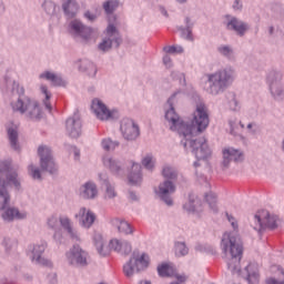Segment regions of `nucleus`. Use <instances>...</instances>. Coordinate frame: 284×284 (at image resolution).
I'll list each match as a JSON object with an SVG mask.
<instances>
[{
	"instance_id": "15",
	"label": "nucleus",
	"mask_w": 284,
	"mask_h": 284,
	"mask_svg": "<svg viewBox=\"0 0 284 284\" xmlns=\"http://www.w3.org/2000/svg\"><path fill=\"white\" fill-rule=\"evenodd\" d=\"M81 118L79 114H74L67 120V133L71 139H79L81 136Z\"/></svg>"
},
{
	"instance_id": "37",
	"label": "nucleus",
	"mask_w": 284,
	"mask_h": 284,
	"mask_svg": "<svg viewBox=\"0 0 284 284\" xmlns=\"http://www.w3.org/2000/svg\"><path fill=\"white\" fill-rule=\"evenodd\" d=\"M8 136L11 143V148H13V150H19V146L17 145V139L19 134L17 133V131L14 129H8Z\"/></svg>"
},
{
	"instance_id": "22",
	"label": "nucleus",
	"mask_w": 284,
	"mask_h": 284,
	"mask_svg": "<svg viewBox=\"0 0 284 284\" xmlns=\"http://www.w3.org/2000/svg\"><path fill=\"white\" fill-rule=\"evenodd\" d=\"M42 252H45V244L37 245L32 251V261L39 263L40 265H51L50 261L41 257Z\"/></svg>"
},
{
	"instance_id": "21",
	"label": "nucleus",
	"mask_w": 284,
	"mask_h": 284,
	"mask_svg": "<svg viewBox=\"0 0 284 284\" xmlns=\"http://www.w3.org/2000/svg\"><path fill=\"white\" fill-rule=\"evenodd\" d=\"M82 199H94L99 191L97 190V184L92 182H87L80 190Z\"/></svg>"
},
{
	"instance_id": "45",
	"label": "nucleus",
	"mask_w": 284,
	"mask_h": 284,
	"mask_svg": "<svg viewBox=\"0 0 284 284\" xmlns=\"http://www.w3.org/2000/svg\"><path fill=\"white\" fill-rule=\"evenodd\" d=\"M28 171L32 179H41V171H39V169H34V166L29 165Z\"/></svg>"
},
{
	"instance_id": "44",
	"label": "nucleus",
	"mask_w": 284,
	"mask_h": 284,
	"mask_svg": "<svg viewBox=\"0 0 284 284\" xmlns=\"http://www.w3.org/2000/svg\"><path fill=\"white\" fill-rule=\"evenodd\" d=\"M164 52L168 54H181V52H183V47H165Z\"/></svg>"
},
{
	"instance_id": "20",
	"label": "nucleus",
	"mask_w": 284,
	"mask_h": 284,
	"mask_svg": "<svg viewBox=\"0 0 284 284\" xmlns=\"http://www.w3.org/2000/svg\"><path fill=\"white\" fill-rule=\"evenodd\" d=\"M79 216L81 217V223L83 227H92V224L97 220V215L90 210L87 211L85 207H82L79 212Z\"/></svg>"
},
{
	"instance_id": "7",
	"label": "nucleus",
	"mask_w": 284,
	"mask_h": 284,
	"mask_svg": "<svg viewBox=\"0 0 284 284\" xmlns=\"http://www.w3.org/2000/svg\"><path fill=\"white\" fill-rule=\"evenodd\" d=\"M13 94H18V99L13 100L11 102V108L13 112H19L20 114H26L28 112V108L31 103V100L28 98H23V94H26V89L23 87L19 85V83L13 82Z\"/></svg>"
},
{
	"instance_id": "49",
	"label": "nucleus",
	"mask_w": 284,
	"mask_h": 284,
	"mask_svg": "<svg viewBox=\"0 0 284 284\" xmlns=\"http://www.w3.org/2000/svg\"><path fill=\"white\" fill-rule=\"evenodd\" d=\"M0 172H10V162L8 161L0 162Z\"/></svg>"
},
{
	"instance_id": "41",
	"label": "nucleus",
	"mask_w": 284,
	"mask_h": 284,
	"mask_svg": "<svg viewBox=\"0 0 284 284\" xmlns=\"http://www.w3.org/2000/svg\"><path fill=\"white\" fill-rule=\"evenodd\" d=\"M40 90H41L42 94H44V97H45L44 105H45L47 110H49V112H52V105L50 104L51 94H50V92H48V87L42 85L40 88Z\"/></svg>"
},
{
	"instance_id": "63",
	"label": "nucleus",
	"mask_w": 284,
	"mask_h": 284,
	"mask_svg": "<svg viewBox=\"0 0 284 284\" xmlns=\"http://www.w3.org/2000/svg\"><path fill=\"white\" fill-rule=\"evenodd\" d=\"M247 128L251 129V128H252V124H248Z\"/></svg>"
},
{
	"instance_id": "42",
	"label": "nucleus",
	"mask_w": 284,
	"mask_h": 284,
	"mask_svg": "<svg viewBox=\"0 0 284 284\" xmlns=\"http://www.w3.org/2000/svg\"><path fill=\"white\" fill-rule=\"evenodd\" d=\"M175 254L176 256H185V254H187V246H185V243L175 244Z\"/></svg>"
},
{
	"instance_id": "54",
	"label": "nucleus",
	"mask_w": 284,
	"mask_h": 284,
	"mask_svg": "<svg viewBox=\"0 0 284 284\" xmlns=\"http://www.w3.org/2000/svg\"><path fill=\"white\" fill-rule=\"evenodd\" d=\"M163 63L164 65H166L168 68H170V65H172V59L169 55H165L163 58Z\"/></svg>"
},
{
	"instance_id": "6",
	"label": "nucleus",
	"mask_w": 284,
	"mask_h": 284,
	"mask_svg": "<svg viewBox=\"0 0 284 284\" xmlns=\"http://www.w3.org/2000/svg\"><path fill=\"white\" fill-rule=\"evenodd\" d=\"M254 230L257 232H261V230H265L266 227H270V230H274L276 227V215L270 214V211L267 210H260L254 215Z\"/></svg>"
},
{
	"instance_id": "56",
	"label": "nucleus",
	"mask_w": 284,
	"mask_h": 284,
	"mask_svg": "<svg viewBox=\"0 0 284 284\" xmlns=\"http://www.w3.org/2000/svg\"><path fill=\"white\" fill-rule=\"evenodd\" d=\"M50 284H57V274L51 275V283Z\"/></svg>"
},
{
	"instance_id": "51",
	"label": "nucleus",
	"mask_w": 284,
	"mask_h": 284,
	"mask_svg": "<svg viewBox=\"0 0 284 284\" xmlns=\"http://www.w3.org/2000/svg\"><path fill=\"white\" fill-rule=\"evenodd\" d=\"M48 225H49V227H52V229L59 227V220H57V217L53 216V217L49 219Z\"/></svg>"
},
{
	"instance_id": "18",
	"label": "nucleus",
	"mask_w": 284,
	"mask_h": 284,
	"mask_svg": "<svg viewBox=\"0 0 284 284\" xmlns=\"http://www.w3.org/2000/svg\"><path fill=\"white\" fill-rule=\"evenodd\" d=\"M223 159H224V165L225 168H227L230 161H235L236 163H239V161H243V153L233 148L224 149Z\"/></svg>"
},
{
	"instance_id": "3",
	"label": "nucleus",
	"mask_w": 284,
	"mask_h": 284,
	"mask_svg": "<svg viewBox=\"0 0 284 284\" xmlns=\"http://www.w3.org/2000/svg\"><path fill=\"white\" fill-rule=\"evenodd\" d=\"M209 88L206 92L209 94H219L225 90L232 83V72L219 71L209 75Z\"/></svg>"
},
{
	"instance_id": "9",
	"label": "nucleus",
	"mask_w": 284,
	"mask_h": 284,
	"mask_svg": "<svg viewBox=\"0 0 284 284\" xmlns=\"http://www.w3.org/2000/svg\"><path fill=\"white\" fill-rule=\"evenodd\" d=\"M67 261L70 263V265L85 267V265H88V252L83 251L81 246L74 245L67 253Z\"/></svg>"
},
{
	"instance_id": "39",
	"label": "nucleus",
	"mask_w": 284,
	"mask_h": 284,
	"mask_svg": "<svg viewBox=\"0 0 284 284\" xmlns=\"http://www.w3.org/2000/svg\"><path fill=\"white\" fill-rule=\"evenodd\" d=\"M162 175L164 176V179L174 181V179H176V171L172 169V166H164V169L162 170Z\"/></svg>"
},
{
	"instance_id": "17",
	"label": "nucleus",
	"mask_w": 284,
	"mask_h": 284,
	"mask_svg": "<svg viewBox=\"0 0 284 284\" xmlns=\"http://www.w3.org/2000/svg\"><path fill=\"white\" fill-rule=\"evenodd\" d=\"M158 273L163 277L175 276L180 283H185V281H187V276L176 274L174 266H171L170 264H161L158 266Z\"/></svg>"
},
{
	"instance_id": "55",
	"label": "nucleus",
	"mask_w": 284,
	"mask_h": 284,
	"mask_svg": "<svg viewBox=\"0 0 284 284\" xmlns=\"http://www.w3.org/2000/svg\"><path fill=\"white\" fill-rule=\"evenodd\" d=\"M233 8H234V10H240L241 9V0H235Z\"/></svg>"
},
{
	"instance_id": "57",
	"label": "nucleus",
	"mask_w": 284,
	"mask_h": 284,
	"mask_svg": "<svg viewBox=\"0 0 284 284\" xmlns=\"http://www.w3.org/2000/svg\"><path fill=\"white\" fill-rule=\"evenodd\" d=\"M186 39H192V33L190 32V30L187 31Z\"/></svg>"
},
{
	"instance_id": "14",
	"label": "nucleus",
	"mask_w": 284,
	"mask_h": 284,
	"mask_svg": "<svg viewBox=\"0 0 284 284\" xmlns=\"http://www.w3.org/2000/svg\"><path fill=\"white\" fill-rule=\"evenodd\" d=\"M91 110L94 112L99 121H110L113 116L112 111H110L99 99L92 101Z\"/></svg>"
},
{
	"instance_id": "61",
	"label": "nucleus",
	"mask_w": 284,
	"mask_h": 284,
	"mask_svg": "<svg viewBox=\"0 0 284 284\" xmlns=\"http://www.w3.org/2000/svg\"><path fill=\"white\" fill-rule=\"evenodd\" d=\"M273 30H274V28H271V29H270L271 34H272Z\"/></svg>"
},
{
	"instance_id": "36",
	"label": "nucleus",
	"mask_w": 284,
	"mask_h": 284,
	"mask_svg": "<svg viewBox=\"0 0 284 284\" xmlns=\"http://www.w3.org/2000/svg\"><path fill=\"white\" fill-rule=\"evenodd\" d=\"M184 210H186V212H201V202L199 200L190 201L184 204Z\"/></svg>"
},
{
	"instance_id": "62",
	"label": "nucleus",
	"mask_w": 284,
	"mask_h": 284,
	"mask_svg": "<svg viewBox=\"0 0 284 284\" xmlns=\"http://www.w3.org/2000/svg\"><path fill=\"white\" fill-rule=\"evenodd\" d=\"M178 1H180V3H184L185 0H178Z\"/></svg>"
},
{
	"instance_id": "25",
	"label": "nucleus",
	"mask_w": 284,
	"mask_h": 284,
	"mask_svg": "<svg viewBox=\"0 0 284 284\" xmlns=\"http://www.w3.org/2000/svg\"><path fill=\"white\" fill-rule=\"evenodd\" d=\"M26 113L29 119H33L36 121L41 119V108H39V104L32 100L29 103V108H27Z\"/></svg>"
},
{
	"instance_id": "38",
	"label": "nucleus",
	"mask_w": 284,
	"mask_h": 284,
	"mask_svg": "<svg viewBox=\"0 0 284 284\" xmlns=\"http://www.w3.org/2000/svg\"><path fill=\"white\" fill-rule=\"evenodd\" d=\"M102 148L103 150H105L106 152H112V150H116V148H119V143L118 142H113L110 139H104L102 141Z\"/></svg>"
},
{
	"instance_id": "31",
	"label": "nucleus",
	"mask_w": 284,
	"mask_h": 284,
	"mask_svg": "<svg viewBox=\"0 0 284 284\" xmlns=\"http://www.w3.org/2000/svg\"><path fill=\"white\" fill-rule=\"evenodd\" d=\"M40 79H47V81H51L53 85H63V79L50 71L40 74Z\"/></svg>"
},
{
	"instance_id": "2",
	"label": "nucleus",
	"mask_w": 284,
	"mask_h": 284,
	"mask_svg": "<svg viewBox=\"0 0 284 284\" xmlns=\"http://www.w3.org/2000/svg\"><path fill=\"white\" fill-rule=\"evenodd\" d=\"M221 250L229 270L231 272H241L243 245L239 243V237L234 233H224L221 241Z\"/></svg>"
},
{
	"instance_id": "24",
	"label": "nucleus",
	"mask_w": 284,
	"mask_h": 284,
	"mask_svg": "<svg viewBox=\"0 0 284 284\" xmlns=\"http://www.w3.org/2000/svg\"><path fill=\"white\" fill-rule=\"evenodd\" d=\"M28 216L27 212H19L17 209H8L3 214L2 219L4 221H14V219H26Z\"/></svg>"
},
{
	"instance_id": "33",
	"label": "nucleus",
	"mask_w": 284,
	"mask_h": 284,
	"mask_svg": "<svg viewBox=\"0 0 284 284\" xmlns=\"http://www.w3.org/2000/svg\"><path fill=\"white\" fill-rule=\"evenodd\" d=\"M80 70L88 72L89 77H95L97 75V67L94 63L84 60L80 67Z\"/></svg>"
},
{
	"instance_id": "13",
	"label": "nucleus",
	"mask_w": 284,
	"mask_h": 284,
	"mask_svg": "<svg viewBox=\"0 0 284 284\" xmlns=\"http://www.w3.org/2000/svg\"><path fill=\"white\" fill-rule=\"evenodd\" d=\"M121 132L128 141H134L139 138V125L133 120L124 119L121 122Z\"/></svg>"
},
{
	"instance_id": "47",
	"label": "nucleus",
	"mask_w": 284,
	"mask_h": 284,
	"mask_svg": "<svg viewBox=\"0 0 284 284\" xmlns=\"http://www.w3.org/2000/svg\"><path fill=\"white\" fill-rule=\"evenodd\" d=\"M247 281L248 284H258V273L250 274Z\"/></svg>"
},
{
	"instance_id": "53",
	"label": "nucleus",
	"mask_w": 284,
	"mask_h": 284,
	"mask_svg": "<svg viewBox=\"0 0 284 284\" xmlns=\"http://www.w3.org/2000/svg\"><path fill=\"white\" fill-rule=\"evenodd\" d=\"M84 17H85V19H88L89 21H94V20L97 19V14L91 13L90 11H87V12L84 13Z\"/></svg>"
},
{
	"instance_id": "58",
	"label": "nucleus",
	"mask_w": 284,
	"mask_h": 284,
	"mask_svg": "<svg viewBox=\"0 0 284 284\" xmlns=\"http://www.w3.org/2000/svg\"><path fill=\"white\" fill-rule=\"evenodd\" d=\"M139 284H151V283L148 281H141Z\"/></svg>"
},
{
	"instance_id": "35",
	"label": "nucleus",
	"mask_w": 284,
	"mask_h": 284,
	"mask_svg": "<svg viewBox=\"0 0 284 284\" xmlns=\"http://www.w3.org/2000/svg\"><path fill=\"white\" fill-rule=\"evenodd\" d=\"M116 8H119V0H108L103 3V9L106 14H112L113 10H116Z\"/></svg>"
},
{
	"instance_id": "32",
	"label": "nucleus",
	"mask_w": 284,
	"mask_h": 284,
	"mask_svg": "<svg viewBox=\"0 0 284 284\" xmlns=\"http://www.w3.org/2000/svg\"><path fill=\"white\" fill-rule=\"evenodd\" d=\"M132 170L136 173H133L132 175L129 176V183L131 185H139L141 183L142 178H141V165L140 164H133Z\"/></svg>"
},
{
	"instance_id": "30",
	"label": "nucleus",
	"mask_w": 284,
	"mask_h": 284,
	"mask_svg": "<svg viewBox=\"0 0 284 284\" xmlns=\"http://www.w3.org/2000/svg\"><path fill=\"white\" fill-rule=\"evenodd\" d=\"M64 13L72 19V17H77V12H79V6L77 2L69 0L63 4Z\"/></svg>"
},
{
	"instance_id": "59",
	"label": "nucleus",
	"mask_w": 284,
	"mask_h": 284,
	"mask_svg": "<svg viewBox=\"0 0 284 284\" xmlns=\"http://www.w3.org/2000/svg\"><path fill=\"white\" fill-rule=\"evenodd\" d=\"M74 155H75V156H79V151L75 150V151H74Z\"/></svg>"
},
{
	"instance_id": "46",
	"label": "nucleus",
	"mask_w": 284,
	"mask_h": 284,
	"mask_svg": "<svg viewBox=\"0 0 284 284\" xmlns=\"http://www.w3.org/2000/svg\"><path fill=\"white\" fill-rule=\"evenodd\" d=\"M205 200L207 201L210 207L214 209L216 205V195L214 193L206 194Z\"/></svg>"
},
{
	"instance_id": "26",
	"label": "nucleus",
	"mask_w": 284,
	"mask_h": 284,
	"mask_svg": "<svg viewBox=\"0 0 284 284\" xmlns=\"http://www.w3.org/2000/svg\"><path fill=\"white\" fill-rule=\"evenodd\" d=\"M103 165L108 168L112 174H121V165H119L116 160L105 156L103 158Z\"/></svg>"
},
{
	"instance_id": "29",
	"label": "nucleus",
	"mask_w": 284,
	"mask_h": 284,
	"mask_svg": "<svg viewBox=\"0 0 284 284\" xmlns=\"http://www.w3.org/2000/svg\"><path fill=\"white\" fill-rule=\"evenodd\" d=\"M60 225L64 230H67V232L70 234V236H71V239H73V241H79V235L72 229V222H70V219H68L65 216L60 217Z\"/></svg>"
},
{
	"instance_id": "50",
	"label": "nucleus",
	"mask_w": 284,
	"mask_h": 284,
	"mask_svg": "<svg viewBox=\"0 0 284 284\" xmlns=\"http://www.w3.org/2000/svg\"><path fill=\"white\" fill-rule=\"evenodd\" d=\"M54 8H55V6H54V2H52V1H47V2H44V10H47V12H54Z\"/></svg>"
},
{
	"instance_id": "23",
	"label": "nucleus",
	"mask_w": 284,
	"mask_h": 284,
	"mask_svg": "<svg viewBox=\"0 0 284 284\" xmlns=\"http://www.w3.org/2000/svg\"><path fill=\"white\" fill-rule=\"evenodd\" d=\"M112 225L118 227V232H120V234H132L134 232L130 223L123 220L114 219L112 220Z\"/></svg>"
},
{
	"instance_id": "5",
	"label": "nucleus",
	"mask_w": 284,
	"mask_h": 284,
	"mask_svg": "<svg viewBox=\"0 0 284 284\" xmlns=\"http://www.w3.org/2000/svg\"><path fill=\"white\" fill-rule=\"evenodd\" d=\"M150 265V256L145 253L133 252L130 261L123 266L125 276H133L135 272H141Z\"/></svg>"
},
{
	"instance_id": "64",
	"label": "nucleus",
	"mask_w": 284,
	"mask_h": 284,
	"mask_svg": "<svg viewBox=\"0 0 284 284\" xmlns=\"http://www.w3.org/2000/svg\"><path fill=\"white\" fill-rule=\"evenodd\" d=\"M131 199H134V194L131 193Z\"/></svg>"
},
{
	"instance_id": "19",
	"label": "nucleus",
	"mask_w": 284,
	"mask_h": 284,
	"mask_svg": "<svg viewBox=\"0 0 284 284\" xmlns=\"http://www.w3.org/2000/svg\"><path fill=\"white\" fill-rule=\"evenodd\" d=\"M110 247L119 254H130L132 252V244L128 241L111 240Z\"/></svg>"
},
{
	"instance_id": "16",
	"label": "nucleus",
	"mask_w": 284,
	"mask_h": 284,
	"mask_svg": "<svg viewBox=\"0 0 284 284\" xmlns=\"http://www.w3.org/2000/svg\"><path fill=\"white\" fill-rule=\"evenodd\" d=\"M176 187L171 181H165L164 183L160 184L158 194L161 199L166 203V205H172V199L168 197V194H174Z\"/></svg>"
},
{
	"instance_id": "4",
	"label": "nucleus",
	"mask_w": 284,
	"mask_h": 284,
	"mask_svg": "<svg viewBox=\"0 0 284 284\" xmlns=\"http://www.w3.org/2000/svg\"><path fill=\"white\" fill-rule=\"evenodd\" d=\"M180 136H183L184 140H182V143H184V148H192V152L195 155V158L201 161L203 159H207L212 152L210 151V148L207 146V142L205 141L204 138H200L199 140H194V135L192 134L191 136L185 138L183 133L179 132Z\"/></svg>"
},
{
	"instance_id": "52",
	"label": "nucleus",
	"mask_w": 284,
	"mask_h": 284,
	"mask_svg": "<svg viewBox=\"0 0 284 284\" xmlns=\"http://www.w3.org/2000/svg\"><path fill=\"white\" fill-rule=\"evenodd\" d=\"M219 51L221 54H224V57H229V54L232 53V49H230V47H221Z\"/></svg>"
},
{
	"instance_id": "8",
	"label": "nucleus",
	"mask_w": 284,
	"mask_h": 284,
	"mask_svg": "<svg viewBox=\"0 0 284 284\" xmlns=\"http://www.w3.org/2000/svg\"><path fill=\"white\" fill-rule=\"evenodd\" d=\"M8 183L6 181L0 180V210H6L10 203V195L6 187L8 185H14V187H19V180H17V173L7 175Z\"/></svg>"
},
{
	"instance_id": "11",
	"label": "nucleus",
	"mask_w": 284,
	"mask_h": 284,
	"mask_svg": "<svg viewBox=\"0 0 284 284\" xmlns=\"http://www.w3.org/2000/svg\"><path fill=\"white\" fill-rule=\"evenodd\" d=\"M106 37L108 39H104L99 44V49L102 50V52H108V50L112 48V41H114L115 47L119 48L121 39L119 38V31L116 30V27H114V24L109 23L106 28Z\"/></svg>"
},
{
	"instance_id": "27",
	"label": "nucleus",
	"mask_w": 284,
	"mask_h": 284,
	"mask_svg": "<svg viewBox=\"0 0 284 284\" xmlns=\"http://www.w3.org/2000/svg\"><path fill=\"white\" fill-rule=\"evenodd\" d=\"M271 272H273L274 274H276V277H271L266 280L267 284H284V272L283 268L278 267V266H272Z\"/></svg>"
},
{
	"instance_id": "10",
	"label": "nucleus",
	"mask_w": 284,
	"mask_h": 284,
	"mask_svg": "<svg viewBox=\"0 0 284 284\" xmlns=\"http://www.w3.org/2000/svg\"><path fill=\"white\" fill-rule=\"evenodd\" d=\"M38 154L40 156V165L42 170L50 174H54L57 165L54 164V160H52V152L50 151V148L39 146Z\"/></svg>"
},
{
	"instance_id": "43",
	"label": "nucleus",
	"mask_w": 284,
	"mask_h": 284,
	"mask_svg": "<svg viewBox=\"0 0 284 284\" xmlns=\"http://www.w3.org/2000/svg\"><path fill=\"white\" fill-rule=\"evenodd\" d=\"M142 165L146 169V170H152V168H154V159L151 155H146L145 158H143L142 160Z\"/></svg>"
},
{
	"instance_id": "48",
	"label": "nucleus",
	"mask_w": 284,
	"mask_h": 284,
	"mask_svg": "<svg viewBox=\"0 0 284 284\" xmlns=\"http://www.w3.org/2000/svg\"><path fill=\"white\" fill-rule=\"evenodd\" d=\"M229 223H231L233 230H239V223L236 222V219L230 214H226Z\"/></svg>"
},
{
	"instance_id": "34",
	"label": "nucleus",
	"mask_w": 284,
	"mask_h": 284,
	"mask_svg": "<svg viewBox=\"0 0 284 284\" xmlns=\"http://www.w3.org/2000/svg\"><path fill=\"white\" fill-rule=\"evenodd\" d=\"M94 245L101 256H105V252L103 251V235L101 233H95L93 237Z\"/></svg>"
},
{
	"instance_id": "40",
	"label": "nucleus",
	"mask_w": 284,
	"mask_h": 284,
	"mask_svg": "<svg viewBox=\"0 0 284 284\" xmlns=\"http://www.w3.org/2000/svg\"><path fill=\"white\" fill-rule=\"evenodd\" d=\"M116 196V191L110 185V182H104V199H114Z\"/></svg>"
},
{
	"instance_id": "28",
	"label": "nucleus",
	"mask_w": 284,
	"mask_h": 284,
	"mask_svg": "<svg viewBox=\"0 0 284 284\" xmlns=\"http://www.w3.org/2000/svg\"><path fill=\"white\" fill-rule=\"evenodd\" d=\"M227 28L231 30H235L237 34H245V31L247 30V24L236 20V18H233L227 23Z\"/></svg>"
},
{
	"instance_id": "1",
	"label": "nucleus",
	"mask_w": 284,
	"mask_h": 284,
	"mask_svg": "<svg viewBox=\"0 0 284 284\" xmlns=\"http://www.w3.org/2000/svg\"><path fill=\"white\" fill-rule=\"evenodd\" d=\"M172 99L173 98L168 101L170 110L166 111L165 119L169 121L173 132H180V134H183V136L187 139V136L199 134L207 129V125H210V115L207 114V106H205V104H197L196 110L193 113L192 124L190 125L181 121V118L176 114V111H174V106H172Z\"/></svg>"
},
{
	"instance_id": "60",
	"label": "nucleus",
	"mask_w": 284,
	"mask_h": 284,
	"mask_svg": "<svg viewBox=\"0 0 284 284\" xmlns=\"http://www.w3.org/2000/svg\"><path fill=\"white\" fill-rule=\"evenodd\" d=\"M186 23H187V24L190 23V18H186Z\"/></svg>"
},
{
	"instance_id": "12",
	"label": "nucleus",
	"mask_w": 284,
	"mask_h": 284,
	"mask_svg": "<svg viewBox=\"0 0 284 284\" xmlns=\"http://www.w3.org/2000/svg\"><path fill=\"white\" fill-rule=\"evenodd\" d=\"M69 28L73 34L81 37L84 41H90L94 34L92 28L85 27L81 21L73 20L70 22Z\"/></svg>"
}]
</instances>
